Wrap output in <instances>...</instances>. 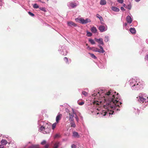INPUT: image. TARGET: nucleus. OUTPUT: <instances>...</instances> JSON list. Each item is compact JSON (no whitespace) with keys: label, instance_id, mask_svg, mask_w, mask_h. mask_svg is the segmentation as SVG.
I'll list each match as a JSON object with an SVG mask.
<instances>
[{"label":"nucleus","instance_id":"5fc2aeb1","mask_svg":"<svg viewBox=\"0 0 148 148\" xmlns=\"http://www.w3.org/2000/svg\"><path fill=\"white\" fill-rule=\"evenodd\" d=\"M86 46H87L88 45V44H86Z\"/></svg>","mask_w":148,"mask_h":148},{"label":"nucleus","instance_id":"1a4fd4ad","mask_svg":"<svg viewBox=\"0 0 148 148\" xmlns=\"http://www.w3.org/2000/svg\"><path fill=\"white\" fill-rule=\"evenodd\" d=\"M95 40L96 41L98 42L99 44L102 45H103L104 44L103 41V40L102 38H95Z\"/></svg>","mask_w":148,"mask_h":148},{"label":"nucleus","instance_id":"39448f33","mask_svg":"<svg viewBox=\"0 0 148 148\" xmlns=\"http://www.w3.org/2000/svg\"><path fill=\"white\" fill-rule=\"evenodd\" d=\"M99 29L101 32H103L107 30V27L106 25L104 26L101 25L99 27Z\"/></svg>","mask_w":148,"mask_h":148},{"label":"nucleus","instance_id":"a19ab883","mask_svg":"<svg viewBox=\"0 0 148 148\" xmlns=\"http://www.w3.org/2000/svg\"><path fill=\"white\" fill-rule=\"evenodd\" d=\"M75 118L76 119V120L77 122H78L79 120V118L77 116V115H75Z\"/></svg>","mask_w":148,"mask_h":148},{"label":"nucleus","instance_id":"6ab92c4d","mask_svg":"<svg viewBox=\"0 0 148 148\" xmlns=\"http://www.w3.org/2000/svg\"><path fill=\"white\" fill-rule=\"evenodd\" d=\"M47 129H48L46 128V126H45V127H43V126H42L40 127V130L41 131H42L43 130L47 131Z\"/></svg>","mask_w":148,"mask_h":148},{"label":"nucleus","instance_id":"49530a36","mask_svg":"<svg viewBox=\"0 0 148 148\" xmlns=\"http://www.w3.org/2000/svg\"><path fill=\"white\" fill-rule=\"evenodd\" d=\"M123 6L125 8H127V5H126L125 4H124L123 5Z\"/></svg>","mask_w":148,"mask_h":148},{"label":"nucleus","instance_id":"423d86ee","mask_svg":"<svg viewBox=\"0 0 148 148\" xmlns=\"http://www.w3.org/2000/svg\"><path fill=\"white\" fill-rule=\"evenodd\" d=\"M140 83L139 82L138 83H137L136 84H134L132 86V88H133L134 89L138 90L139 89L140 87Z\"/></svg>","mask_w":148,"mask_h":148},{"label":"nucleus","instance_id":"6e6d98bb","mask_svg":"<svg viewBox=\"0 0 148 148\" xmlns=\"http://www.w3.org/2000/svg\"><path fill=\"white\" fill-rule=\"evenodd\" d=\"M116 109H117V110H118V108H116Z\"/></svg>","mask_w":148,"mask_h":148},{"label":"nucleus","instance_id":"9b49d317","mask_svg":"<svg viewBox=\"0 0 148 148\" xmlns=\"http://www.w3.org/2000/svg\"><path fill=\"white\" fill-rule=\"evenodd\" d=\"M92 95L95 97L94 98L95 99H97L101 96L99 92H98L97 93H94Z\"/></svg>","mask_w":148,"mask_h":148},{"label":"nucleus","instance_id":"3c124183","mask_svg":"<svg viewBox=\"0 0 148 148\" xmlns=\"http://www.w3.org/2000/svg\"><path fill=\"white\" fill-rule=\"evenodd\" d=\"M140 0H135V1L136 2H138L139 1H140Z\"/></svg>","mask_w":148,"mask_h":148},{"label":"nucleus","instance_id":"f257e3e1","mask_svg":"<svg viewBox=\"0 0 148 148\" xmlns=\"http://www.w3.org/2000/svg\"><path fill=\"white\" fill-rule=\"evenodd\" d=\"M122 104L121 102H119V100L113 99L112 98L109 99V102L107 103L108 107H110L113 109L116 108L117 107H120V105Z\"/></svg>","mask_w":148,"mask_h":148},{"label":"nucleus","instance_id":"2f4dec72","mask_svg":"<svg viewBox=\"0 0 148 148\" xmlns=\"http://www.w3.org/2000/svg\"><path fill=\"white\" fill-rule=\"evenodd\" d=\"M87 35L88 37H90L92 36V34L90 32H87Z\"/></svg>","mask_w":148,"mask_h":148},{"label":"nucleus","instance_id":"4be33fe9","mask_svg":"<svg viewBox=\"0 0 148 148\" xmlns=\"http://www.w3.org/2000/svg\"><path fill=\"white\" fill-rule=\"evenodd\" d=\"M59 143L57 142L54 145L53 148H58L59 146Z\"/></svg>","mask_w":148,"mask_h":148},{"label":"nucleus","instance_id":"2eb2a0df","mask_svg":"<svg viewBox=\"0 0 148 148\" xmlns=\"http://www.w3.org/2000/svg\"><path fill=\"white\" fill-rule=\"evenodd\" d=\"M67 24L68 25L70 26H73L75 27L77 26L76 24L72 21L68 22L67 23Z\"/></svg>","mask_w":148,"mask_h":148},{"label":"nucleus","instance_id":"412c9836","mask_svg":"<svg viewBox=\"0 0 148 148\" xmlns=\"http://www.w3.org/2000/svg\"><path fill=\"white\" fill-rule=\"evenodd\" d=\"M91 31L92 32L95 33L97 32V29L95 27H93L91 28Z\"/></svg>","mask_w":148,"mask_h":148},{"label":"nucleus","instance_id":"e433bc0d","mask_svg":"<svg viewBox=\"0 0 148 148\" xmlns=\"http://www.w3.org/2000/svg\"><path fill=\"white\" fill-rule=\"evenodd\" d=\"M46 143V141L45 140H44L41 143V144L42 145H43L45 144Z\"/></svg>","mask_w":148,"mask_h":148},{"label":"nucleus","instance_id":"c756f323","mask_svg":"<svg viewBox=\"0 0 148 148\" xmlns=\"http://www.w3.org/2000/svg\"><path fill=\"white\" fill-rule=\"evenodd\" d=\"M29 148H39V147L37 145H33L30 147Z\"/></svg>","mask_w":148,"mask_h":148},{"label":"nucleus","instance_id":"a878e982","mask_svg":"<svg viewBox=\"0 0 148 148\" xmlns=\"http://www.w3.org/2000/svg\"><path fill=\"white\" fill-rule=\"evenodd\" d=\"M89 54L90 55L91 57L92 58H93L94 59H97V57L95 56L93 54L91 53H89Z\"/></svg>","mask_w":148,"mask_h":148},{"label":"nucleus","instance_id":"473e14b6","mask_svg":"<svg viewBox=\"0 0 148 148\" xmlns=\"http://www.w3.org/2000/svg\"><path fill=\"white\" fill-rule=\"evenodd\" d=\"M60 137V135L58 134H56L54 136L55 138H59Z\"/></svg>","mask_w":148,"mask_h":148},{"label":"nucleus","instance_id":"f03ea898","mask_svg":"<svg viewBox=\"0 0 148 148\" xmlns=\"http://www.w3.org/2000/svg\"><path fill=\"white\" fill-rule=\"evenodd\" d=\"M104 98V99L105 101H108L109 102V99L112 98L113 99L117 100H120V95L119 94L117 93L116 95H112L111 93V92L109 91L107 92L106 94L105 95V96H103Z\"/></svg>","mask_w":148,"mask_h":148},{"label":"nucleus","instance_id":"37998d69","mask_svg":"<svg viewBox=\"0 0 148 148\" xmlns=\"http://www.w3.org/2000/svg\"><path fill=\"white\" fill-rule=\"evenodd\" d=\"M121 10L123 11H124L125 10L124 8L123 7H121Z\"/></svg>","mask_w":148,"mask_h":148},{"label":"nucleus","instance_id":"79ce46f5","mask_svg":"<svg viewBox=\"0 0 148 148\" xmlns=\"http://www.w3.org/2000/svg\"><path fill=\"white\" fill-rule=\"evenodd\" d=\"M72 148H76V146L75 145L73 144L71 145Z\"/></svg>","mask_w":148,"mask_h":148},{"label":"nucleus","instance_id":"5701e85b","mask_svg":"<svg viewBox=\"0 0 148 148\" xmlns=\"http://www.w3.org/2000/svg\"><path fill=\"white\" fill-rule=\"evenodd\" d=\"M70 124L71 127H75L76 125L74 121H71L70 122Z\"/></svg>","mask_w":148,"mask_h":148},{"label":"nucleus","instance_id":"8fccbe9b","mask_svg":"<svg viewBox=\"0 0 148 148\" xmlns=\"http://www.w3.org/2000/svg\"><path fill=\"white\" fill-rule=\"evenodd\" d=\"M127 25V23H125V24H124V25H125V26H126Z\"/></svg>","mask_w":148,"mask_h":148},{"label":"nucleus","instance_id":"7ed1b4c3","mask_svg":"<svg viewBox=\"0 0 148 148\" xmlns=\"http://www.w3.org/2000/svg\"><path fill=\"white\" fill-rule=\"evenodd\" d=\"M75 20L77 22H79L80 21V23L82 24H85L91 22L90 19L88 18L84 20L82 18H77L75 19Z\"/></svg>","mask_w":148,"mask_h":148},{"label":"nucleus","instance_id":"20e7f679","mask_svg":"<svg viewBox=\"0 0 148 148\" xmlns=\"http://www.w3.org/2000/svg\"><path fill=\"white\" fill-rule=\"evenodd\" d=\"M99 47L100 48V49H99L97 48H95L94 47H92V50L93 51H94L96 52H98L101 53H103L105 52V51L103 50V47L100 45H99Z\"/></svg>","mask_w":148,"mask_h":148},{"label":"nucleus","instance_id":"a211bd4d","mask_svg":"<svg viewBox=\"0 0 148 148\" xmlns=\"http://www.w3.org/2000/svg\"><path fill=\"white\" fill-rule=\"evenodd\" d=\"M112 10L116 12H118L120 10L118 8L114 7H112L111 8Z\"/></svg>","mask_w":148,"mask_h":148},{"label":"nucleus","instance_id":"603ef678","mask_svg":"<svg viewBox=\"0 0 148 148\" xmlns=\"http://www.w3.org/2000/svg\"><path fill=\"white\" fill-rule=\"evenodd\" d=\"M106 112H105V113H106ZM106 115V114H105L103 115L104 116H105Z\"/></svg>","mask_w":148,"mask_h":148},{"label":"nucleus","instance_id":"4468645a","mask_svg":"<svg viewBox=\"0 0 148 148\" xmlns=\"http://www.w3.org/2000/svg\"><path fill=\"white\" fill-rule=\"evenodd\" d=\"M69 114V120L70 121H74V119L73 117L74 116L73 114H71L70 113Z\"/></svg>","mask_w":148,"mask_h":148},{"label":"nucleus","instance_id":"c9c22d12","mask_svg":"<svg viewBox=\"0 0 148 148\" xmlns=\"http://www.w3.org/2000/svg\"><path fill=\"white\" fill-rule=\"evenodd\" d=\"M127 8L129 10H130L131 8V5L130 4H129L127 6Z\"/></svg>","mask_w":148,"mask_h":148},{"label":"nucleus","instance_id":"b1692460","mask_svg":"<svg viewBox=\"0 0 148 148\" xmlns=\"http://www.w3.org/2000/svg\"><path fill=\"white\" fill-rule=\"evenodd\" d=\"M106 3V2L105 0H101L100 1V4L101 5H104Z\"/></svg>","mask_w":148,"mask_h":148},{"label":"nucleus","instance_id":"bb28decb","mask_svg":"<svg viewBox=\"0 0 148 148\" xmlns=\"http://www.w3.org/2000/svg\"><path fill=\"white\" fill-rule=\"evenodd\" d=\"M57 123L55 122L52 125V128L53 130H54L55 128Z\"/></svg>","mask_w":148,"mask_h":148},{"label":"nucleus","instance_id":"6e6552de","mask_svg":"<svg viewBox=\"0 0 148 148\" xmlns=\"http://www.w3.org/2000/svg\"><path fill=\"white\" fill-rule=\"evenodd\" d=\"M62 115L61 114H58L56 117V121L57 123H58L62 117Z\"/></svg>","mask_w":148,"mask_h":148},{"label":"nucleus","instance_id":"ddd939ff","mask_svg":"<svg viewBox=\"0 0 148 148\" xmlns=\"http://www.w3.org/2000/svg\"><path fill=\"white\" fill-rule=\"evenodd\" d=\"M92 103L94 105V106H98L101 103V101H98L96 100L94 101Z\"/></svg>","mask_w":148,"mask_h":148},{"label":"nucleus","instance_id":"f8f14e48","mask_svg":"<svg viewBox=\"0 0 148 148\" xmlns=\"http://www.w3.org/2000/svg\"><path fill=\"white\" fill-rule=\"evenodd\" d=\"M126 20L129 23H131L132 21V20L131 17L129 16H127L126 18Z\"/></svg>","mask_w":148,"mask_h":148},{"label":"nucleus","instance_id":"c85d7f7f","mask_svg":"<svg viewBox=\"0 0 148 148\" xmlns=\"http://www.w3.org/2000/svg\"><path fill=\"white\" fill-rule=\"evenodd\" d=\"M33 7L35 8H39V6L36 3L34 4Z\"/></svg>","mask_w":148,"mask_h":148},{"label":"nucleus","instance_id":"09e8293b","mask_svg":"<svg viewBox=\"0 0 148 148\" xmlns=\"http://www.w3.org/2000/svg\"><path fill=\"white\" fill-rule=\"evenodd\" d=\"M73 115H74V114H75V115H76L75 112L73 110Z\"/></svg>","mask_w":148,"mask_h":148},{"label":"nucleus","instance_id":"c03bdc74","mask_svg":"<svg viewBox=\"0 0 148 148\" xmlns=\"http://www.w3.org/2000/svg\"><path fill=\"white\" fill-rule=\"evenodd\" d=\"M49 146V145L48 144H46L45 146V148H48Z\"/></svg>","mask_w":148,"mask_h":148},{"label":"nucleus","instance_id":"ea45409f","mask_svg":"<svg viewBox=\"0 0 148 148\" xmlns=\"http://www.w3.org/2000/svg\"><path fill=\"white\" fill-rule=\"evenodd\" d=\"M64 61H66V63H68V60L67 58L66 57H65L64 58Z\"/></svg>","mask_w":148,"mask_h":148},{"label":"nucleus","instance_id":"72a5a7b5","mask_svg":"<svg viewBox=\"0 0 148 148\" xmlns=\"http://www.w3.org/2000/svg\"><path fill=\"white\" fill-rule=\"evenodd\" d=\"M109 40V37L108 36L106 37L105 38V41L106 42H108Z\"/></svg>","mask_w":148,"mask_h":148},{"label":"nucleus","instance_id":"4c0bfd02","mask_svg":"<svg viewBox=\"0 0 148 148\" xmlns=\"http://www.w3.org/2000/svg\"><path fill=\"white\" fill-rule=\"evenodd\" d=\"M84 103V101H82L78 103L79 105L81 106L83 105Z\"/></svg>","mask_w":148,"mask_h":148},{"label":"nucleus","instance_id":"f704fd0d","mask_svg":"<svg viewBox=\"0 0 148 148\" xmlns=\"http://www.w3.org/2000/svg\"><path fill=\"white\" fill-rule=\"evenodd\" d=\"M28 13L29 15L31 16H34V14L33 13H32L31 12L29 11L28 12Z\"/></svg>","mask_w":148,"mask_h":148},{"label":"nucleus","instance_id":"de8ad7c7","mask_svg":"<svg viewBox=\"0 0 148 148\" xmlns=\"http://www.w3.org/2000/svg\"><path fill=\"white\" fill-rule=\"evenodd\" d=\"M88 48L89 50H92V48H91V47H90L89 46H88Z\"/></svg>","mask_w":148,"mask_h":148},{"label":"nucleus","instance_id":"dca6fc26","mask_svg":"<svg viewBox=\"0 0 148 148\" xmlns=\"http://www.w3.org/2000/svg\"><path fill=\"white\" fill-rule=\"evenodd\" d=\"M130 32L132 34H135L136 33V31L134 28H131L130 29Z\"/></svg>","mask_w":148,"mask_h":148},{"label":"nucleus","instance_id":"0eeeda50","mask_svg":"<svg viewBox=\"0 0 148 148\" xmlns=\"http://www.w3.org/2000/svg\"><path fill=\"white\" fill-rule=\"evenodd\" d=\"M139 102L140 103H144V102H146V99L143 98L142 96H139Z\"/></svg>","mask_w":148,"mask_h":148},{"label":"nucleus","instance_id":"a18cd8bd","mask_svg":"<svg viewBox=\"0 0 148 148\" xmlns=\"http://www.w3.org/2000/svg\"><path fill=\"white\" fill-rule=\"evenodd\" d=\"M40 9L42 11H45V8H40Z\"/></svg>","mask_w":148,"mask_h":148},{"label":"nucleus","instance_id":"58836bf2","mask_svg":"<svg viewBox=\"0 0 148 148\" xmlns=\"http://www.w3.org/2000/svg\"><path fill=\"white\" fill-rule=\"evenodd\" d=\"M117 1L120 3H122L123 2V0H117Z\"/></svg>","mask_w":148,"mask_h":148},{"label":"nucleus","instance_id":"9d476101","mask_svg":"<svg viewBox=\"0 0 148 148\" xmlns=\"http://www.w3.org/2000/svg\"><path fill=\"white\" fill-rule=\"evenodd\" d=\"M70 6L72 8H73L77 6V3L75 2H71L69 3Z\"/></svg>","mask_w":148,"mask_h":148},{"label":"nucleus","instance_id":"393cba45","mask_svg":"<svg viewBox=\"0 0 148 148\" xmlns=\"http://www.w3.org/2000/svg\"><path fill=\"white\" fill-rule=\"evenodd\" d=\"M96 16L97 18H99V19L101 21H103V18L99 14H97L96 15Z\"/></svg>","mask_w":148,"mask_h":148},{"label":"nucleus","instance_id":"f3484780","mask_svg":"<svg viewBox=\"0 0 148 148\" xmlns=\"http://www.w3.org/2000/svg\"><path fill=\"white\" fill-rule=\"evenodd\" d=\"M73 136L75 138H78L79 137V135L78 133L77 132H73Z\"/></svg>","mask_w":148,"mask_h":148},{"label":"nucleus","instance_id":"aec40b11","mask_svg":"<svg viewBox=\"0 0 148 148\" xmlns=\"http://www.w3.org/2000/svg\"><path fill=\"white\" fill-rule=\"evenodd\" d=\"M1 143L2 145H5L7 144V142L6 140L3 139L1 140Z\"/></svg>","mask_w":148,"mask_h":148},{"label":"nucleus","instance_id":"cd10ccee","mask_svg":"<svg viewBox=\"0 0 148 148\" xmlns=\"http://www.w3.org/2000/svg\"><path fill=\"white\" fill-rule=\"evenodd\" d=\"M82 94L84 95L85 96H87L88 95V93L85 91H83L82 92Z\"/></svg>","mask_w":148,"mask_h":148},{"label":"nucleus","instance_id":"7c9ffc66","mask_svg":"<svg viewBox=\"0 0 148 148\" xmlns=\"http://www.w3.org/2000/svg\"><path fill=\"white\" fill-rule=\"evenodd\" d=\"M89 41L92 44H94L95 43V42L92 39H89Z\"/></svg>","mask_w":148,"mask_h":148},{"label":"nucleus","instance_id":"864d4df0","mask_svg":"<svg viewBox=\"0 0 148 148\" xmlns=\"http://www.w3.org/2000/svg\"><path fill=\"white\" fill-rule=\"evenodd\" d=\"M46 125H48L47 124H46Z\"/></svg>","mask_w":148,"mask_h":148}]
</instances>
